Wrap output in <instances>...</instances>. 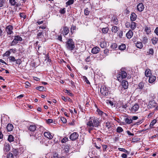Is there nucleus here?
<instances>
[{
    "instance_id": "f704fd0d",
    "label": "nucleus",
    "mask_w": 158,
    "mask_h": 158,
    "mask_svg": "<svg viewBox=\"0 0 158 158\" xmlns=\"http://www.w3.org/2000/svg\"><path fill=\"white\" fill-rule=\"evenodd\" d=\"M118 149L119 151L126 153L127 154H129V152H128L127 150L124 148H118Z\"/></svg>"
},
{
    "instance_id": "c03bdc74",
    "label": "nucleus",
    "mask_w": 158,
    "mask_h": 158,
    "mask_svg": "<svg viewBox=\"0 0 158 158\" xmlns=\"http://www.w3.org/2000/svg\"><path fill=\"white\" fill-rule=\"evenodd\" d=\"M6 156L7 158H14L13 154L10 152L7 154Z\"/></svg>"
},
{
    "instance_id": "49530a36",
    "label": "nucleus",
    "mask_w": 158,
    "mask_h": 158,
    "mask_svg": "<svg viewBox=\"0 0 158 158\" xmlns=\"http://www.w3.org/2000/svg\"><path fill=\"white\" fill-rule=\"evenodd\" d=\"M110 47L114 49L117 48V45L116 43H113L112 44Z\"/></svg>"
},
{
    "instance_id": "473e14b6",
    "label": "nucleus",
    "mask_w": 158,
    "mask_h": 158,
    "mask_svg": "<svg viewBox=\"0 0 158 158\" xmlns=\"http://www.w3.org/2000/svg\"><path fill=\"white\" fill-rule=\"evenodd\" d=\"M8 140L10 142L13 141L14 140L13 136L12 135H9L8 138Z\"/></svg>"
},
{
    "instance_id": "0eeeda50",
    "label": "nucleus",
    "mask_w": 158,
    "mask_h": 158,
    "mask_svg": "<svg viewBox=\"0 0 158 158\" xmlns=\"http://www.w3.org/2000/svg\"><path fill=\"white\" fill-rule=\"evenodd\" d=\"M78 136V134L76 132H74L70 136V139L72 140H74L77 139Z\"/></svg>"
},
{
    "instance_id": "6e6552de",
    "label": "nucleus",
    "mask_w": 158,
    "mask_h": 158,
    "mask_svg": "<svg viewBox=\"0 0 158 158\" xmlns=\"http://www.w3.org/2000/svg\"><path fill=\"white\" fill-rule=\"evenodd\" d=\"M139 108V105L136 104H135L131 108V111L132 112L134 113L137 111Z\"/></svg>"
},
{
    "instance_id": "603ef678",
    "label": "nucleus",
    "mask_w": 158,
    "mask_h": 158,
    "mask_svg": "<svg viewBox=\"0 0 158 158\" xmlns=\"http://www.w3.org/2000/svg\"><path fill=\"white\" fill-rule=\"evenodd\" d=\"M15 61L16 64H17L20 65L22 63V61L20 59H18L16 60Z\"/></svg>"
},
{
    "instance_id": "39448f33",
    "label": "nucleus",
    "mask_w": 158,
    "mask_h": 158,
    "mask_svg": "<svg viewBox=\"0 0 158 158\" xmlns=\"http://www.w3.org/2000/svg\"><path fill=\"white\" fill-rule=\"evenodd\" d=\"M22 40V38L19 36H15L14 39L11 43V46H13L18 43V41H21Z\"/></svg>"
},
{
    "instance_id": "0e129e2a",
    "label": "nucleus",
    "mask_w": 158,
    "mask_h": 158,
    "mask_svg": "<svg viewBox=\"0 0 158 158\" xmlns=\"http://www.w3.org/2000/svg\"><path fill=\"white\" fill-rule=\"evenodd\" d=\"M16 50L15 49H10L9 51H10V53L11 52H13L14 53H15L16 52Z\"/></svg>"
},
{
    "instance_id": "8fccbe9b",
    "label": "nucleus",
    "mask_w": 158,
    "mask_h": 158,
    "mask_svg": "<svg viewBox=\"0 0 158 158\" xmlns=\"http://www.w3.org/2000/svg\"><path fill=\"white\" fill-rule=\"evenodd\" d=\"M13 152L15 156H17L19 154L18 150V149H14L13 150Z\"/></svg>"
},
{
    "instance_id": "de8ad7c7",
    "label": "nucleus",
    "mask_w": 158,
    "mask_h": 158,
    "mask_svg": "<svg viewBox=\"0 0 158 158\" xmlns=\"http://www.w3.org/2000/svg\"><path fill=\"white\" fill-rule=\"evenodd\" d=\"M83 78L84 81L86 82L87 84H90V83L86 77L85 76H83Z\"/></svg>"
},
{
    "instance_id": "7ed1b4c3",
    "label": "nucleus",
    "mask_w": 158,
    "mask_h": 158,
    "mask_svg": "<svg viewBox=\"0 0 158 158\" xmlns=\"http://www.w3.org/2000/svg\"><path fill=\"white\" fill-rule=\"evenodd\" d=\"M127 76L126 72L123 69L120 70L117 76V78L118 81H121L123 79L126 78Z\"/></svg>"
},
{
    "instance_id": "c85d7f7f",
    "label": "nucleus",
    "mask_w": 158,
    "mask_h": 158,
    "mask_svg": "<svg viewBox=\"0 0 158 158\" xmlns=\"http://www.w3.org/2000/svg\"><path fill=\"white\" fill-rule=\"evenodd\" d=\"M147 34H149L151 32V29L150 27H145L144 30Z\"/></svg>"
},
{
    "instance_id": "393cba45",
    "label": "nucleus",
    "mask_w": 158,
    "mask_h": 158,
    "mask_svg": "<svg viewBox=\"0 0 158 158\" xmlns=\"http://www.w3.org/2000/svg\"><path fill=\"white\" fill-rule=\"evenodd\" d=\"M34 136L35 139H38L39 140H40L42 138L41 135L40 134H38V133H35L34 135Z\"/></svg>"
},
{
    "instance_id": "680f3d73",
    "label": "nucleus",
    "mask_w": 158,
    "mask_h": 158,
    "mask_svg": "<svg viewBox=\"0 0 158 158\" xmlns=\"http://www.w3.org/2000/svg\"><path fill=\"white\" fill-rule=\"evenodd\" d=\"M58 154L56 153H54L52 158H59Z\"/></svg>"
},
{
    "instance_id": "69168bd1",
    "label": "nucleus",
    "mask_w": 158,
    "mask_h": 158,
    "mask_svg": "<svg viewBox=\"0 0 158 158\" xmlns=\"http://www.w3.org/2000/svg\"><path fill=\"white\" fill-rule=\"evenodd\" d=\"M127 107V104H123L121 107L123 108L126 109Z\"/></svg>"
},
{
    "instance_id": "c756f323",
    "label": "nucleus",
    "mask_w": 158,
    "mask_h": 158,
    "mask_svg": "<svg viewBox=\"0 0 158 158\" xmlns=\"http://www.w3.org/2000/svg\"><path fill=\"white\" fill-rule=\"evenodd\" d=\"M152 44H155L158 41V38L153 37L151 40Z\"/></svg>"
},
{
    "instance_id": "5701e85b",
    "label": "nucleus",
    "mask_w": 158,
    "mask_h": 158,
    "mask_svg": "<svg viewBox=\"0 0 158 158\" xmlns=\"http://www.w3.org/2000/svg\"><path fill=\"white\" fill-rule=\"evenodd\" d=\"M97 112H98V114L99 115H100L101 116H106L107 114L106 113H103L102 111L101 110L99 109H97Z\"/></svg>"
},
{
    "instance_id": "774afa93",
    "label": "nucleus",
    "mask_w": 158,
    "mask_h": 158,
    "mask_svg": "<svg viewBox=\"0 0 158 158\" xmlns=\"http://www.w3.org/2000/svg\"><path fill=\"white\" fill-rule=\"evenodd\" d=\"M155 33L157 35H158V27H157L154 31Z\"/></svg>"
},
{
    "instance_id": "a18cd8bd",
    "label": "nucleus",
    "mask_w": 158,
    "mask_h": 158,
    "mask_svg": "<svg viewBox=\"0 0 158 158\" xmlns=\"http://www.w3.org/2000/svg\"><path fill=\"white\" fill-rule=\"evenodd\" d=\"M76 29V26L72 25L71 28V32L72 33L74 32V30Z\"/></svg>"
},
{
    "instance_id": "a19ab883",
    "label": "nucleus",
    "mask_w": 158,
    "mask_h": 158,
    "mask_svg": "<svg viewBox=\"0 0 158 158\" xmlns=\"http://www.w3.org/2000/svg\"><path fill=\"white\" fill-rule=\"evenodd\" d=\"M74 2V0H69L66 3V5H70L73 4Z\"/></svg>"
},
{
    "instance_id": "09e8293b",
    "label": "nucleus",
    "mask_w": 158,
    "mask_h": 158,
    "mask_svg": "<svg viewBox=\"0 0 158 158\" xmlns=\"http://www.w3.org/2000/svg\"><path fill=\"white\" fill-rule=\"evenodd\" d=\"M64 92L65 93L67 94L70 96H72L73 95V94L70 92V91L67 89L64 90Z\"/></svg>"
},
{
    "instance_id": "72a5a7b5",
    "label": "nucleus",
    "mask_w": 158,
    "mask_h": 158,
    "mask_svg": "<svg viewBox=\"0 0 158 158\" xmlns=\"http://www.w3.org/2000/svg\"><path fill=\"white\" fill-rule=\"evenodd\" d=\"M7 14L8 16L11 17L13 16L15 14V12L13 10H10L7 12Z\"/></svg>"
},
{
    "instance_id": "338daca9",
    "label": "nucleus",
    "mask_w": 158,
    "mask_h": 158,
    "mask_svg": "<svg viewBox=\"0 0 158 158\" xmlns=\"http://www.w3.org/2000/svg\"><path fill=\"white\" fill-rule=\"evenodd\" d=\"M47 123H52L53 120L52 119H48L47 121Z\"/></svg>"
},
{
    "instance_id": "6e6d98bb",
    "label": "nucleus",
    "mask_w": 158,
    "mask_h": 158,
    "mask_svg": "<svg viewBox=\"0 0 158 158\" xmlns=\"http://www.w3.org/2000/svg\"><path fill=\"white\" fill-rule=\"evenodd\" d=\"M19 15L20 17L21 18H23L24 19H25L26 17V15L24 13H20Z\"/></svg>"
},
{
    "instance_id": "37998d69",
    "label": "nucleus",
    "mask_w": 158,
    "mask_h": 158,
    "mask_svg": "<svg viewBox=\"0 0 158 158\" xmlns=\"http://www.w3.org/2000/svg\"><path fill=\"white\" fill-rule=\"evenodd\" d=\"M106 127L108 129H109L111 128V126L110 125V123L108 122L106 123Z\"/></svg>"
},
{
    "instance_id": "4be33fe9",
    "label": "nucleus",
    "mask_w": 158,
    "mask_h": 158,
    "mask_svg": "<svg viewBox=\"0 0 158 158\" xmlns=\"http://www.w3.org/2000/svg\"><path fill=\"white\" fill-rule=\"evenodd\" d=\"M145 74L146 77H149L150 76L151 74V71L149 69H147L145 71Z\"/></svg>"
},
{
    "instance_id": "4468645a",
    "label": "nucleus",
    "mask_w": 158,
    "mask_h": 158,
    "mask_svg": "<svg viewBox=\"0 0 158 158\" xmlns=\"http://www.w3.org/2000/svg\"><path fill=\"white\" fill-rule=\"evenodd\" d=\"M122 85L124 89H126L128 86V83L127 81L123 80L122 81Z\"/></svg>"
},
{
    "instance_id": "412c9836",
    "label": "nucleus",
    "mask_w": 158,
    "mask_h": 158,
    "mask_svg": "<svg viewBox=\"0 0 158 158\" xmlns=\"http://www.w3.org/2000/svg\"><path fill=\"white\" fill-rule=\"evenodd\" d=\"M6 128L8 131H10L13 130L14 127L12 124H8Z\"/></svg>"
},
{
    "instance_id": "58836bf2",
    "label": "nucleus",
    "mask_w": 158,
    "mask_h": 158,
    "mask_svg": "<svg viewBox=\"0 0 158 158\" xmlns=\"http://www.w3.org/2000/svg\"><path fill=\"white\" fill-rule=\"evenodd\" d=\"M8 58L9 60L11 62H14L16 60L15 57L13 56H10Z\"/></svg>"
},
{
    "instance_id": "2eb2a0df",
    "label": "nucleus",
    "mask_w": 158,
    "mask_h": 158,
    "mask_svg": "<svg viewBox=\"0 0 158 158\" xmlns=\"http://www.w3.org/2000/svg\"><path fill=\"white\" fill-rule=\"evenodd\" d=\"M149 77L148 81L149 83H153L156 79V77L154 76H150Z\"/></svg>"
},
{
    "instance_id": "2f4dec72",
    "label": "nucleus",
    "mask_w": 158,
    "mask_h": 158,
    "mask_svg": "<svg viewBox=\"0 0 158 158\" xmlns=\"http://www.w3.org/2000/svg\"><path fill=\"white\" fill-rule=\"evenodd\" d=\"M156 120L155 119H153L150 125V128H152L153 127V126L156 123Z\"/></svg>"
},
{
    "instance_id": "f03ea898",
    "label": "nucleus",
    "mask_w": 158,
    "mask_h": 158,
    "mask_svg": "<svg viewBox=\"0 0 158 158\" xmlns=\"http://www.w3.org/2000/svg\"><path fill=\"white\" fill-rule=\"evenodd\" d=\"M65 47L67 49L70 51L73 50L75 48V45L73 40L69 39L66 42Z\"/></svg>"
},
{
    "instance_id": "864d4df0",
    "label": "nucleus",
    "mask_w": 158,
    "mask_h": 158,
    "mask_svg": "<svg viewBox=\"0 0 158 158\" xmlns=\"http://www.w3.org/2000/svg\"><path fill=\"white\" fill-rule=\"evenodd\" d=\"M59 12L61 14H64L65 13V9L63 8V9H60V10Z\"/></svg>"
},
{
    "instance_id": "bb28decb",
    "label": "nucleus",
    "mask_w": 158,
    "mask_h": 158,
    "mask_svg": "<svg viewBox=\"0 0 158 158\" xmlns=\"http://www.w3.org/2000/svg\"><path fill=\"white\" fill-rule=\"evenodd\" d=\"M136 24L135 22H132L130 25L131 28L132 30H134L136 27Z\"/></svg>"
},
{
    "instance_id": "6ab92c4d",
    "label": "nucleus",
    "mask_w": 158,
    "mask_h": 158,
    "mask_svg": "<svg viewBox=\"0 0 158 158\" xmlns=\"http://www.w3.org/2000/svg\"><path fill=\"white\" fill-rule=\"evenodd\" d=\"M137 15L135 13H132L131 15L130 19L132 21H135L136 19Z\"/></svg>"
},
{
    "instance_id": "1a4fd4ad",
    "label": "nucleus",
    "mask_w": 158,
    "mask_h": 158,
    "mask_svg": "<svg viewBox=\"0 0 158 158\" xmlns=\"http://www.w3.org/2000/svg\"><path fill=\"white\" fill-rule=\"evenodd\" d=\"M69 32V28L66 27H64L63 30L61 31V34L63 35H67Z\"/></svg>"
},
{
    "instance_id": "7c9ffc66",
    "label": "nucleus",
    "mask_w": 158,
    "mask_h": 158,
    "mask_svg": "<svg viewBox=\"0 0 158 158\" xmlns=\"http://www.w3.org/2000/svg\"><path fill=\"white\" fill-rule=\"evenodd\" d=\"M124 120L126 123L127 124H130L132 123V119H129L128 118H125L124 119Z\"/></svg>"
},
{
    "instance_id": "aec40b11",
    "label": "nucleus",
    "mask_w": 158,
    "mask_h": 158,
    "mask_svg": "<svg viewBox=\"0 0 158 158\" xmlns=\"http://www.w3.org/2000/svg\"><path fill=\"white\" fill-rule=\"evenodd\" d=\"M135 46L137 48L139 49H141L143 47V45L142 43L139 41H137L135 43Z\"/></svg>"
},
{
    "instance_id": "dca6fc26",
    "label": "nucleus",
    "mask_w": 158,
    "mask_h": 158,
    "mask_svg": "<svg viewBox=\"0 0 158 158\" xmlns=\"http://www.w3.org/2000/svg\"><path fill=\"white\" fill-rule=\"evenodd\" d=\"M100 51L99 48L98 47H94L91 50V52L93 54H97Z\"/></svg>"
},
{
    "instance_id": "f3484780",
    "label": "nucleus",
    "mask_w": 158,
    "mask_h": 158,
    "mask_svg": "<svg viewBox=\"0 0 158 158\" xmlns=\"http://www.w3.org/2000/svg\"><path fill=\"white\" fill-rule=\"evenodd\" d=\"M133 35V32L131 30H129L126 33V36L128 39L131 38Z\"/></svg>"
},
{
    "instance_id": "5fc2aeb1",
    "label": "nucleus",
    "mask_w": 158,
    "mask_h": 158,
    "mask_svg": "<svg viewBox=\"0 0 158 158\" xmlns=\"http://www.w3.org/2000/svg\"><path fill=\"white\" fill-rule=\"evenodd\" d=\"M10 51L8 50L4 54V56H9L10 55Z\"/></svg>"
},
{
    "instance_id": "9d476101",
    "label": "nucleus",
    "mask_w": 158,
    "mask_h": 158,
    "mask_svg": "<svg viewBox=\"0 0 158 158\" xmlns=\"http://www.w3.org/2000/svg\"><path fill=\"white\" fill-rule=\"evenodd\" d=\"M144 8V7L143 4L141 3H139L137 6V9L140 12L143 11Z\"/></svg>"
},
{
    "instance_id": "c9c22d12",
    "label": "nucleus",
    "mask_w": 158,
    "mask_h": 158,
    "mask_svg": "<svg viewBox=\"0 0 158 158\" xmlns=\"http://www.w3.org/2000/svg\"><path fill=\"white\" fill-rule=\"evenodd\" d=\"M109 30V28L107 27L103 28L102 29V31L103 33L106 34L107 33Z\"/></svg>"
},
{
    "instance_id": "3c124183",
    "label": "nucleus",
    "mask_w": 158,
    "mask_h": 158,
    "mask_svg": "<svg viewBox=\"0 0 158 158\" xmlns=\"http://www.w3.org/2000/svg\"><path fill=\"white\" fill-rule=\"evenodd\" d=\"M143 42L144 44L147 43L148 42V39L146 37H144L143 39Z\"/></svg>"
},
{
    "instance_id": "e433bc0d",
    "label": "nucleus",
    "mask_w": 158,
    "mask_h": 158,
    "mask_svg": "<svg viewBox=\"0 0 158 158\" xmlns=\"http://www.w3.org/2000/svg\"><path fill=\"white\" fill-rule=\"evenodd\" d=\"M64 150L66 153H68L69 152V147L68 146H66L64 148Z\"/></svg>"
},
{
    "instance_id": "b1692460",
    "label": "nucleus",
    "mask_w": 158,
    "mask_h": 158,
    "mask_svg": "<svg viewBox=\"0 0 158 158\" xmlns=\"http://www.w3.org/2000/svg\"><path fill=\"white\" fill-rule=\"evenodd\" d=\"M100 46L102 48H105L106 47L107 43L105 41L102 42L100 43Z\"/></svg>"
},
{
    "instance_id": "4c0bfd02",
    "label": "nucleus",
    "mask_w": 158,
    "mask_h": 158,
    "mask_svg": "<svg viewBox=\"0 0 158 158\" xmlns=\"http://www.w3.org/2000/svg\"><path fill=\"white\" fill-rule=\"evenodd\" d=\"M144 86V83L143 82H141L139 83L138 85V88L142 89L143 88Z\"/></svg>"
},
{
    "instance_id": "bf43d9fd",
    "label": "nucleus",
    "mask_w": 158,
    "mask_h": 158,
    "mask_svg": "<svg viewBox=\"0 0 158 158\" xmlns=\"http://www.w3.org/2000/svg\"><path fill=\"white\" fill-rule=\"evenodd\" d=\"M5 0H0V7H2L4 4Z\"/></svg>"
},
{
    "instance_id": "9b49d317",
    "label": "nucleus",
    "mask_w": 158,
    "mask_h": 158,
    "mask_svg": "<svg viewBox=\"0 0 158 158\" xmlns=\"http://www.w3.org/2000/svg\"><path fill=\"white\" fill-rule=\"evenodd\" d=\"M111 22L112 24H113V25H117L118 23V20L115 16H114L112 18Z\"/></svg>"
},
{
    "instance_id": "20e7f679",
    "label": "nucleus",
    "mask_w": 158,
    "mask_h": 158,
    "mask_svg": "<svg viewBox=\"0 0 158 158\" xmlns=\"http://www.w3.org/2000/svg\"><path fill=\"white\" fill-rule=\"evenodd\" d=\"M101 94L104 96H107L108 95V89L105 86H102L100 89Z\"/></svg>"
},
{
    "instance_id": "f257e3e1",
    "label": "nucleus",
    "mask_w": 158,
    "mask_h": 158,
    "mask_svg": "<svg viewBox=\"0 0 158 158\" xmlns=\"http://www.w3.org/2000/svg\"><path fill=\"white\" fill-rule=\"evenodd\" d=\"M99 124V121L98 118L90 117L89 121L87 123V129L89 133H91V131L94 129V127H97Z\"/></svg>"
},
{
    "instance_id": "423d86ee",
    "label": "nucleus",
    "mask_w": 158,
    "mask_h": 158,
    "mask_svg": "<svg viewBox=\"0 0 158 158\" xmlns=\"http://www.w3.org/2000/svg\"><path fill=\"white\" fill-rule=\"evenodd\" d=\"M13 27L12 25H9L7 26L6 28V31L7 34L10 35L13 32Z\"/></svg>"
},
{
    "instance_id": "e2e57ef3",
    "label": "nucleus",
    "mask_w": 158,
    "mask_h": 158,
    "mask_svg": "<svg viewBox=\"0 0 158 158\" xmlns=\"http://www.w3.org/2000/svg\"><path fill=\"white\" fill-rule=\"evenodd\" d=\"M149 54H153L154 53L153 50L152 48H150L149 50V52H148Z\"/></svg>"
},
{
    "instance_id": "052dcab7",
    "label": "nucleus",
    "mask_w": 158,
    "mask_h": 158,
    "mask_svg": "<svg viewBox=\"0 0 158 158\" xmlns=\"http://www.w3.org/2000/svg\"><path fill=\"white\" fill-rule=\"evenodd\" d=\"M89 11L88 10V8H86L85 10V15H89Z\"/></svg>"
},
{
    "instance_id": "a878e982",
    "label": "nucleus",
    "mask_w": 158,
    "mask_h": 158,
    "mask_svg": "<svg viewBox=\"0 0 158 158\" xmlns=\"http://www.w3.org/2000/svg\"><path fill=\"white\" fill-rule=\"evenodd\" d=\"M119 49L121 50H124L126 48V46L124 44H122L118 47Z\"/></svg>"
},
{
    "instance_id": "13d9d810",
    "label": "nucleus",
    "mask_w": 158,
    "mask_h": 158,
    "mask_svg": "<svg viewBox=\"0 0 158 158\" xmlns=\"http://www.w3.org/2000/svg\"><path fill=\"white\" fill-rule=\"evenodd\" d=\"M36 89L40 91H42L44 90V87L42 86L37 87Z\"/></svg>"
},
{
    "instance_id": "ea45409f",
    "label": "nucleus",
    "mask_w": 158,
    "mask_h": 158,
    "mask_svg": "<svg viewBox=\"0 0 158 158\" xmlns=\"http://www.w3.org/2000/svg\"><path fill=\"white\" fill-rule=\"evenodd\" d=\"M123 131V128L120 127H118L116 129V131L118 133H121Z\"/></svg>"
},
{
    "instance_id": "ddd939ff",
    "label": "nucleus",
    "mask_w": 158,
    "mask_h": 158,
    "mask_svg": "<svg viewBox=\"0 0 158 158\" xmlns=\"http://www.w3.org/2000/svg\"><path fill=\"white\" fill-rule=\"evenodd\" d=\"M10 147L9 144L7 143H6L4 144L3 148L4 151L6 152H7L10 151Z\"/></svg>"
},
{
    "instance_id": "79ce46f5",
    "label": "nucleus",
    "mask_w": 158,
    "mask_h": 158,
    "mask_svg": "<svg viewBox=\"0 0 158 158\" xmlns=\"http://www.w3.org/2000/svg\"><path fill=\"white\" fill-rule=\"evenodd\" d=\"M44 37V35L43 34L42 32H39L37 34V38H42Z\"/></svg>"
},
{
    "instance_id": "a211bd4d",
    "label": "nucleus",
    "mask_w": 158,
    "mask_h": 158,
    "mask_svg": "<svg viewBox=\"0 0 158 158\" xmlns=\"http://www.w3.org/2000/svg\"><path fill=\"white\" fill-rule=\"evenodd\" d=\"M36 129V126L33 124L30 125L28 127V130L31 131H35Z\"/></svg>"
},
{
    "instance_id": "f8f14e48",
    "label": "nucleus",
    "mask_w": 158,
    "mask_h": 158,
    "mask_svg": "<svg viewBox=\"0 0 158 158\" xmlns=\"http://www.w3.org/2000/svg\"><path fill=\"white\" fill-rule=\"evenodd\" d=\"M44 136L49 139H52L53 138V136L49 132H45L44 133Z\"/></svg>"
},
{
    "instance_id": "cd10ccee",
    "label": "nucleus",
    "mask_w": 158,
    "mask_h": 158,
    "mask_svg": "<svg viewBox=\"0 0 158 158\" xmlns=\"http://www.w3.org/2000/svg\"><path fill=\"white\" fill-rule=\"evenodd\" d=\"M118 30V28L116 26L113 27L111 29L112 32L114 33H116Z\"/></svg>"
},
{
    "instance_id": "4d7b16f0",
    "label": "nucleus",
    "mask_w": 158,
    "mask_h": 158,
    "mask_svg": "<svg viewBox=\"0 0 158 158\" xmlns=\"http://www.w3.org/2000/svg\"><path fill=\"white\" fill-rule=\"evenodd\" d=\"M9 2L12 6H14L16 3L15 0H9Z\"/></svg>"
}]
</instances>
